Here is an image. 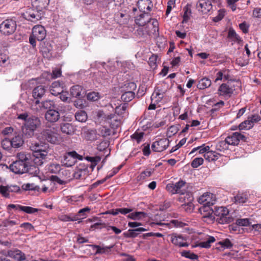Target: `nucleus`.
Segmentation results:
<instances>
[{
  "label": "nucleus",
  "mask_w": 261,
  "mask_h": 261,
  "mask_svg": "<svg viewBox=\"0 0 261 261\" xmlns=\"http://www.w3.org/2000/svg\"><path fill=\"white\" fill-rule=\"evenodd\" d=\"M70 94L74 97L81 98L84 96L85 91L82 86L75 85L70 88Z\"/></svg>",
  "instance_id": "nucleus-24"
},
{
  "label": "nucleus",
  "mask_w": 261,
  "mask_h": 261,
  "mask_svg": "<svg viewBox=\"0 0 261 261\" xmlns=\"http://www.w3.org/2000/svg\"><path fill=\"white\" fill-rule=\"evenodd\" d=\"M178 130V127L175 125L170 126L167 132V136L168 137H171L172 136L175 135Z\"/></svg>",
  "instance_id": "nucleus-57"
},
{
  "label": "nucleus",
  "mask_w": 261,
  "mask_h": 261,
  "mask_svg": "<svg viewBox=\"0 0 261 261\" xmlns=\"http://www.w3.org/2000/svg\"><path fill=\"white\" fill-rule=\"evenodd\" d=\"M23 17L34 23L37 22L38 20H40L42 17V13L37 10H35L32 9H28L27 11L23 13Z\"/></svg>",
  "instance_id": "nucleus-12"
},
{
  "label": "nucleus",
  "mask_w": 261,
  "mask_h": 261,
  "mask_svg": "<svg viewBox=\"0 0 261 261\" xmlns=\"http://www.w3.org/2000/svg\"><path fill=\"white\" fill-rule=\"evenodd\" d=\"M115 17L120 22L124 23L126 22L128 16L125 13L118 12L115 14Z\"/></svg>",
  "instance_id": "nucleus-53"
},
{
  "label": "nucleus",
  "mask_w": 261,
  "mask_h": 261,
  "mask_svg": "<svg viewBox=\"0 0 261 261\" xmlns=\"http://www.w3.org/2000/svg\"><path fill=\"white\" fill-rule=\"evenodd\" d=\"M145 214L142 212H136L132 213L127 215V218L132 220H139L144 217Z\"/></svg>",
  "instance_id": "nucleus-45"
},
{
  "label": "nucleus",
  "mask_w": 261,
  "mask_h": 261,
  "mask_svg": "<svg viewBox=\"0 0 261 261\" xmlns=\"http://www.w3.org/2000/svg\"><path fill=\"white\" fill-rule=\"evenodd\" d=\"M23 135L27 138H32L34 136V132L36 129L28 127L27 126L25 125L22 128Z\"/></svg>",
  "instance_id": "nucleus-39"
},
{
  "label": "nucleus",
  "mask_w": 261,
  "mask_h": 261,
  "mask_svg": "<svg viewBox=\"0 0 261 261\" xmlns=\"http://www.w3.org/2000/svg\"><path fill=\"white\" fill-rule=\"evenodd\" d=\"M181 255L182 256L191 259H197L198 258V256L197 254L193 252H191L190 251H183L181 253Z\"/></svg>",
  "instance_id": "nucleus-50"
},
{
  "label": "nucleus",
  "mask_w": 261,
  "mask_h": 261,
  "mask_svg": "<svg viewBox=\"0 0 261 261\" xmlns=\"http://www.w3.org/2000/svg\"><path fill=\"white\" fill-rule=\"evenodd\" d=\"M50 75L51 79H55L62 76L61 66H58L56 67H53L52 69V72H50Z\"/></svg>",
  "instance_id": "nucleus-41"
},
{
  "label": "nucleus",
  "mask_w": 261,
  "mask_h": 261,
  "mask_svg": "<svg viewBox=\"0 0 261 261\" xmlns=\"http://www.w3.org/2000/svg\"><path fill=\"white\" fill-rule=\"evenodd\" d=\"M7 256L17 261H23L25 259V254L21 250L17 249L8 251Z\"/></svg>",
  "instance_id": "nucleus-18"
},
{
  "label": "nucleus",
  "mask_w": 261,
  "mask_h": 261,
  "mask_svg": "<svg viewBox=\"0 0 261 261\" xmlns=\"http://www.w3.org/2000/svg\"><path fill=\"white\" fill-rule=\"evenodd\" d=\"M152 21L153 32H159V22L156 19H151L148 13H143L135 18V23L139 26H144Z\"/></svg>",
  "instance_id": "nucleus-3"
},
{
  "label": "nucleus",
  "mask_w": 261,
  "mask_h": 261,
  "mask_svg": "<svg viewBox=\"0 0 261 261\" xmlns=\"http://www.w3.org/2000/svg\"><path fill=\"white\" fill-rule=\"evenodd\" d=\"M60 118L58 111L50 109V124L57 121Z\"/></svg>",
  "instance_id": "nucleus-47"
},
{
  "label": "nucleus",
  "mask_w": 261,
  "mask_h": 261,
  "mask_svg": "<svg viewBox=\"0 0 261 261\" xmlns=\"http://www.w3.org/2000/svg\"><path fill=\"white\" fill-rule=\"evenodd\" d=\"M211 84V80L208 78L205 77L199 81L197 87L199 89L203 90L210 87Z\"/></svg>",
  "instance_id": "nucleus-30"
},
{
  "label": "nucleus",
  "mask_w": 261,
  "mask_h": 261,
  "mask_svg": "<svg viewBox=\"0 0 261 261\" xmlns=\"http://www.w3.org/2000/svg\"><path fill=\"white\" fill-rule=\"evenodd\" d=\"M234 202L237 204H243L248 200V196L246 193H239L234 197Z\"/></svg>",
  "instance_id": "nucleus-27"
},
{
  "label": "nucleus",
  "mask_w": 261,
  "mask_h": 261,
  "mask_svg": "<svg viewBox=\"0 0 261 261\" xmlns=\"http://www.w3.org/2000/svg\"><path fill=\"white\" fill-rule=\"evenodd\" d=\"M0 193L3 196L6 198H9L10 196V193L9 192L8 186H0Z\"/></svg>",
  "instance_id": "nucleus-62"
},
{
  "label": "nucleus",
  "mask_w": 261,
  "mask_h": 261,
  "mask_svg": "<svg viewBox=\"0 0 261 261\" xmlns=\"http://www.w3.org/2000/svg\"><path fill=\"white\" fill-rule=\"evenodd\" d=\"M49 4V0H36L34 2V5L36 7H38L39 8V12L41 11L43 8H46Z\"/></svg>",
  "instance_id": "nucleus-46"
},
{
  "label": "nucleus",
  "mask_w": 261,
  "mask_h": 261,
  "mask_svg": "<svg viewBox=\"0 0 261 261\" xmlns=\"http://www.w3.org/2000/svg\"><path fill=\"white\" fill-rule=\"evenodd\" d=\"M234 90V87L231 85L229 82H227L219 86L217 90V94L225 99H228L232 96Z\"/></svg>",
  "instance_id": "nucleus-5"
},
{
  "label": "nucleus",
  "mask_w": 261,
  "mask_h": 261,
  "mask_svg": "<svg viewBox=\"0 0 261 261\" xmlns=\"http://www.w3.org/2000/svg\"><path fill=\"white\" fill-rule=\"evenodd\" d=\"M135 94L134 92L126 91L122 94L121 98L123 101L128 102L133 99L135 98Z\"/></svg>",
  "instance_id": "nucleus-37"
},
{
  "label": "nucleus",
  "mask_w": 261,
  "mask_h": 261,
  "mask_svg": "<svg viewBox=\"0 0 261 261\" xmlns=\"http://www.w3.org/2000/svg\"><path fill=\"white\" fill-rule=\"evenodd\" d=\"M213 195L211 193H205L202 195L199 199V202L203 203V206L199 208L202 220L207 223H213L215 219V209L213 205L215 200H210Z\"/></svg>",
  "instance_id": "nucleus-2"
},
{
  "label": "nucleus",
  "mask_w": 261,
  "mask_h": 261,
  "mask_svg": "<svg viewBox=\"0 0 261 261\" xmlns=\"http://www.w3.org/2000/svg\"><path fill=\"white\" fill-rule=\"evenodd\" d=\"M9 208L15 209L19 211H22L27 214H34L38 212L39 210L31 206H22L19 204H10L8 205Z\"/></svg>",
  "instance_id": "nucleus-19"
},
{
  "label": "nucleus",
  "mask_w": 261,
  "mask_h": 261,
  "mask_svg": "<svg viewBox=\"0 0 261 261\" xmlns=\"http://www.w3.org/2000/svg\"><path fill=\"white\" fill-rule=\"evenodd\" d=\"M153 170L151 169H147L146 170L142 171L136 178L138 182H143L147 177H150L152 173Z\"/></svg>",
  "instance_id": "nucleus-32"
},
{
  "label": "nucleus",
  "mask_w": 261,
  "mask_h": 261,
  "mask_svg": "<svg viewBox=\"0 0 261 261\" xmlns=\"http://www.w3.org/2000/svg\"><path fill=\"white\" fill-rule=\"evenodd\" d=\"M186 182L180 179L175 184H168L166 186V189L172 194H184L182 189L186 187Z\"/></svg>",
  "instance_id": "nucleus-13"
},
{
  "label": "nucleus",
  "mask_w": 261,
  "mask_h": 261,
  "mask_svg": "<svg viewBox=\"0 0 261 261\" xmlns=\"http://www.w3.org/2000/svg\"><path fill=\"white\" fill-rule=\"evenodd\" d=\"M88 173L89 171L87 167L80 166L75 169L73 176L76 179H83L88 174Z\"/></svg>",
  "instance_id": "nucleus-22"
},
{
  "label": "nucleus",
  "mask_w": 261,
  "mask_h": 261,
  "mask_svg": "<svg viewBox=\"0 0 261 261\" xmlns=\"http://www.w3.org/2000/svg\"><path fill=\"white\" fill-rule=\"evenodd\" d=\"M127 108V105L126 103L119 105L118 106H116L115 108V113L118 115H122L125 112Z\"/></svg>",
  "instance_id": "nucleus-49"
},
{
  "label": "nucleus",
  "mask_w": 261,
  "mask_h": 261,
  "mask_svg": "<svg viewBox=\"0 0 261 261\" xmlns=\"http://www.w3.org/2000/svg\"><path fill=\"white\" fill-rule=\"evenodd\" d=\"M170 141L168 138H161L156 140L151 145V148L154 152H162L169 146Z\"/></svg>",
  "instance_id": "nucleus-9"
},
{
  "label": "nucleus",
  "mask_w": 261,
  "mask_h": 261,
  "mask_svg": "<svg viewBox=\"0 0 261 261\" xmlns=\"http://www.w3.org/2000/svg\"><path fill=\"white\" fill-rule=\"evenodd\" d=\"M215 207V216L217 218V221L221 224L229 223L233 219L229 214L228 210L224 207Z\"/></svg>",
  "instance_id": "nucleus-4"
},
{
  "label": "nucleus",
  "mask_w": 261,
  "mask_h": 261,
  "mask_svg": "<svg viewBox=\"0 0 261 261\" xmlns=\"http://www.w3.org/2000/svg\"><path fill=\"white\" fill-rule=\"evenodd\" d=\"M247 138L239 132H234L228 135L226 139L229 145L236 146L239 144L241 140L246 141Z\"/></svg>",
  "instance_id": "nucleus-11"
},
{
  "label": "nucleus",
  "mask_w": 261,
  "mask_h": 261,
  "mask_svg": "<svg viewBox=\"0 0 261 261\" xmlns=\"http://www.w3.org/2000/svg\"><path fill=\"white\" fill-rule=\"evenodd\" d=\"M2 147L3 148L6 150H10L12 147V144L10 139L5 138L2 141Z\"/></svg>",
  "instance_id": "nucleus-48"
},
{
  "label": "nucleus",
  "mask_w": 261,
  "mask_h": 261,
  "mask_svg": "<svg viewBox=\"0 0 261 261\" xmlns=\"http://www.w3.org/2000/svg\"><path fill=\"white\" fill-rule=\"evenodd\" d=\"M90 211V208L88 207H86L79 210L78 214L75 216H78V217L80 219H83L86 218V212H89Z\"/></svg>",
  "instance_id": "nucleus-63"
},
{
  "label": "nucleus",
  "mask_w": 261,
  "mask_h": 261,
  "mask_svg": "<svg viewBox=\"0 0 261 261\" xmlns=\"http://www.w3.org/2000/svg\"><path fill=\"white\" fill-rule=\"evenodd\" d=\"M144 133L143 132L136 131L130 136L131 140L139 144L143 140Z\"/></svg>",
  "instance_id": "nucleus-34"
},
{
  "label": "nucleus",
  "mask_w": 261,
  "mask_h": 261,
  "mask_svg": "<svg viewBox=\"0 0 261 261\" xmlns=\"http://www.w3.org/2000/svg\"><path fill=\"white\" fill-rule=\"evenodd\" d=\"M76 120L79 122H85L87 119V115L84 111H80L77 112L75 114Z\"/></svg>",
  "instance_id": "nucleus-42"
},
{
  "label": "nucleus",
  "mask_w": 261,
  "mask_h": 261,
  "mask_svg": "<svg viewBox=\"0 0 261 261\" xmlns=\"http://www.w3.org/2000/svg\"><path fill=\"white\" fill-rule=\"evenodd\" d=\"M229 145V144H228V142L225 138L224 140L219 141L216 144V148L217 150L224 151L228 149Z\"/></svg>",
  "instance_id": "nucleus-38"
},
{
  "label": "nucleus",
  "mask_w": 261,
  "mask_h": 261,
  "mask_svg": "<svg viewBox=\"0 0 261 261\" xmlns=\"http://www.w3.org/2000/svg\"><path fill=\"white\" fill-rule=\"evenodd\" d=\"M218 244L220 245L221 247L224 248H230L232 246V244L228 239H226L223 241L218 242Z\"/></svg>",
  "instance_id": "nucleus-64"
},
{
  "label": "nucleus",
  "mask_w": 261,
  "mask_h": 261,
  "mask_svg": "<svg viewBox=\"0 0 261 261\" xmlns=\"http://www.w3.org/2000/svg\"><path fill=\"white\" fill-rule=\"evenodd\" d=\"M219 154L215 151L208 150L204 154V159L208 162L216 161L219 159Z\"/></svg>",
  "instance_id": "nucleus-33"
},
{
  "label": "nucleus",
  "mask_w": 261,
  "mask_h": 261,
  "mask_svg": "<svg viewBox=\"0 0 261 261\" xmlns=\"http://www.w3.org/2000/svg\"><path fill=\"white\" fill-rule=\"evenodd\" d=\"M45 93V89L42 86L35 88L33 91V96L35 98L41 97Z\"/></svg>",
  "instance_id": "nucleus-35"
},
{
  "label": "nucleus",
  "mask_w": 261,
  "mask_h": 261,
  "mask_svg": "<svg viewBox=\"0 0 261 261\" xmlns=\"http://www.w3.org/2000/svg\"><path fill=\"white\" fill-rule=\"evenodd\" d=\"M29 165L21 161H15L10 165V169L16 174H22L29 171Z\"/></svg>",
  "instance_id": "nucleus-10"
},
{
  "label": "nucleus",
  "mask_w": 261,
  "mask_h": 261,
  "mask_svg": "<svg viewBox=\"0 0 261 261\" xmlns=\"http://www.w3.org/2000/svg\"><path fill=\"white\" fill-rule=\"evenodd\" d=\"M236 224L237 225L241 226H248L251 224L249 219L248 218H242L238 219L236 221Z\"/></svg>",
  "instance_id": "nucleus-51"
},
{
  "label": "nucleus",
  "mask_w": 261,
  "mask_h": 261,
  "mask_svg": "<svg viewBox=\"0 0 261 261\" xmlns=\"http://www.w3.org/2000/svg\"><path fill=\"white\" fill-rule=\"evenodd\" d=\"M214 83H216L218 81L230 82L231 81V75L230 70L226 68L222 69H215Z\"/></svg>",
  "instance_id": "nucleus-7"
},
{
  "label": "nucleus",
  "mask_w": 261,
  "mask_h": 261,
  "mask_svg": "<svg viewBox=\"0 0 261 261\" xmlns=\"http://www.w3.org/2000/svg\"><path fill=\"white\" fill-rule=\"evenodd\" d=\"M171 242L175 246L179 247H186L189 246V244L187 242L186 237L181 235H178L175 233L171 235Z\"/></svg>",
  "instance_id": "nucleus-14"
},
{
  "label": "nucleus",
  "mask_w": 261,
  "mask_h": 261,
  "mask_svg": "<svg viewBox=\"0 0 261 261\" xmlns=\"http://www.w3.org/2000/svg\"><path fill=\"white\" fill-rule=\"evenodd\" d=\"M48 141L47 137H46L45 142H42L39 140V142H35L32 143L30 146L32 155H31L30 154L24 152H19L17 154L18 160L16 161H21L24 163H27L29 166L31 165V162L33 161L36 166L42 165L48 154L49 145L46 142Z\"/></svg>",
  "instance_id": "nucleus-1"
},
{
  "label": "nucleus",
  "mask_w": 261,
  "mask_h": 261,
  "mask_svg": "<svg viewBox=\"0 0 261 261\" xmlns=\"http://www.w3.org/2000/svg\"><path fill=\"white\" fill-rule=\"evenodd\" d=\"M136 33L138 36L142 38L146 37L148 35H149L150 33L149 31L146 30V28L144 29L142 28H140L137 29Z\"/></svg>",
  "instance_id": "nucleus-56"
},
{
  "label": "nucleus",
  "mask_w": 261,
  "mask_h": 261,
  "mask_svg": "<svg viewBox=\"0 0 261 261\" xmlns=\"http://www.w3.org/2000/svg\"><path fill=\"white\" fill-rule=\"evenodd\" d=\"M216 241L215 238L212 236H209L205 241L201 242L199 246L201 247L208 248L211 246V244Z\"/></svg>",
  "instance_id": "nucleus-44"
},
{
  "label": "nucleus",
  "mask_w": 261,
  "mask_h": 261,
  "mask_svg": "<svg viewBox=\"0 0 261 261\" xmlns=\"http://www.w3.org/2000/svg\"><path fill=\"white\" fill-rule=\"evenodd\" d=\"M59 130V127L53 124L50 125V143H58L60 141L59 135L56 133Z\"/></svg>",
  "instance_id": "nucleus-20"
},
{
  "label": "nucleus",
  "mask_w": 261,
  "mask_h": 261,
  "mask_svg": "<svg viewBox=\"0 0 261 261\" xmlns=\"http://www.w3.org/2000/svg\"><path fill=\"white\" fill-rule=\"evenodd\" d=\"M157 61V56L155 55H152L149 58L148 60V64L150 68L152 69H154L157 67L156 64Z\"/></svg>",
  "instance_id": "nucleus-55"
},
{
  "label": "nucleus",
  "mask_w": 261,
  "mask_h": 261,
  "mask_svg": "<svg viewBox=\"0 0 261 261\" xmlns=\"http://www.w3.org/2000/svg\"><path fill=\"white\" fill-rule=\"evenodd\" d=\"M97 116L99 118H105L106 120L108 121V123L112 124V122H110V120H112L113 118L114 117V115L110 114V115H106L103 113L102 111H99L98 113Z\"/></svg>",
  "instance_id": "nucleus-59"
},
{
  "label": "nucleus",
  "mask_w": 261,
  "mask_h": 261,
  "mask_svg": "<svg viewBox=\"0 0 261 261\" xmlns=\"http://www.w3.org/2000/svg\"><path fill=\"white\" fill-rule=\"evenodd\" d=\"M166 92V90H162L159 89V87L155 90V92L152 94L151 96V100L153 98H157L156 101H161L164 97V94Z\"/></svg>",
  "instance_id": "nucleus-40"
},
{
  "label": "nucleus",
  "mask_w": 261,
  "mask_h": 261,
  "mask_svg": "<svg viewBox=\"0 0 261 261\" xmlns=\"http://www.w3.org/2000/svg\"><path fill=\"white\" fill-rule=\"evenodd\" d=\"M253 127V124L252 122H250L248 119L241 123L239 125L240 130H248Z\"/></svg>",
  "instance_id": "nucleus-43"
},
{
  "label": "nucleus",
  "mask_w": 261,
  "mask_h": 261,
  "mask_svg": "<svg viewBox=\"0 0 261 261\" xmlns=\"http://www.w3.org/2000/svg\"><path fill=\"white\" fill-rule=\"evenodd\" d=\"M227 38L234 43L241 44L243 43L242 38L237 34L236 32L232 28H230L228 30Z\"/></svg>",
  "instance_id": "nucleus-23"
},
{
  "label": "nucleus",
  "mask_w": 261,
  "mask_h": 261,
  "mask_svg": "<svg viewBox=\"0 0 261 261\" xmlns=\"http://www.w3.org/2000/svg\"><path fill=\"white\" fill-rule=\"evenodd\" d=\"M40 121L39 119L35 116H32L29 117L27 121L25 123V125L27 126L28 127L36 129L37 126L39 125Z\"/></svg>",
  "instance_id": "nucleus-28"
},
{
  "label": "nucleus",
  "mask_w": 261,
  "mask_h": 261,
  "mask_svg": "<svg viewBox=\"0 0 261 261\" xmlns=\"http://www.w3.org/2000/svg\"><path fill=\"white\" fill-rule=\"evenodd\" d=\"M122 167V165H120L118 167L114 168L111 171H109L105 177L107 180L112 177L114 175L117 174Z\"/></svg>",
  "instance_id": "nucleus-61"
},
{
  "label": "nucleus",
  "mask_w": 261,
  "mask_h": 261,
  "mask_svg": "<svg viewBox=\"0 0 261 261\" xmlns=\"http://www.w3.org/2000/svg\"><path fill=\"white\" fill-rule=\"evenodd\" d=\"M10 140L13 148H18L21 146L24 143L22 136L20 134L15 135Z\"/></svg>",
  "instance_id": "nucleus-29"
},
{
  "label": "nucleus",
  "mask_w": 261,
  "mask_h": 261,
  "mask_svg": "<svg viewBox=\"0 0 261 261\" xmlns=\"http://www.w3.org/2000/svg\"><path fill=\"white\" fill-rule=\"evenodd\" d=\"M82 160V155L78 154L75 151H71L64 154L63 163L66 167H69L73 166L77 160Z\"/></svg>",
  "instance_id": "nucleus-6"
},
{
  "label": "nucleus",
  "mask_w": 261,
  "mask_h": 261,
  "mask_svg": "<svg viewBox=\"0 0 261 261\" xmlns=\"http://www.w3.org/2000/svg\"><path fill=\"white\" fill-rule=\"evenodd\" d=\"M147 229H145L143 227H138L135 229H129L126 232H124L123 233L124 237L126 238H136L138 236V233L137 232H142V231H147Z\"/></svg>",
  "instance_id": "nucleus-25"
},
{
  "label": "nucleus",
  "mask_w": 261,
  "mask_h": 261,
  "mask_svg": "<svg viewBox=\"0 0 261 261\" xmlns=\"http://www.w3.org/2000/svg\"><path fill=\"white\" fill-rule=\"evenodd\" d=\"M93 249H96L95 254H109L111 248L113 246L102 247L97 245H91Z\"/></svg>",
  "instance_id": "nucleus-26"
},
{
  "label": "nucleus",
  "mask_w": 261,
  "mask_h": 261,
  "mask_svg": "<svg viewBox=\"0 0 261 261\" xmlns=\"http://www.w3.org/2000/svg\"><path fill=\"white\" fill-rule=\"evenodd\" d=\"M139 10L143 13H147L151 10L153 4L150 0H139L138 2Z\"/></svg>",
  "instance_id": "nucleus-21"
},
{
  "label": "nucleus",
  "mask_w": 261,
  "mask_h": 261,
  "mask_svg": "<svg viewBox=\"0 0 261 261\" xmlns=\"http://www.w3.org/2000/svg\"><path fill=\"white\" fill-rule=\"evenodd\" d=\"M16 29V22L11 19H6L0 24V31L5 35L12 34Z\"/></svg>",
  "instance_id": "nucleus-8"
},
{
  "label": "nucleus",
  "mask_w": 261,
  "mask_h": 261,
  "mask_svg": "<svg viewBox=\"0 0 261 261\" xmlns=\"http://www.w3.org/2000/svg\"><path fill=\"white\" fill-rule=\"evenodd\" d=\"M113 2V0H98L97 6L100 10H106L108 8L109 5Z\"/></svg>",
  "instance_id": "nucleus-36"
},
{
  "label": "nucleus",
  "mask_w": 261,
  "mask_h": 261,
  "mask_svg": "<svg viewBox=\"0 0 261 261\" xmlns=\"http://www.w3.org/2000/svg\"><path fill=\"white\" fill-rule=\"evenodd\" d=\"M60 129L62 132L68 135H71L74 132L73 126L68 123H61L60 125Z\"/></svg>",
  "instance_id": "nucleus-31"
},
{
  "label": "nucleus",
  "mask_w": 261,
  "mask_h": 261,
  "mask_svg": "<svg viewBox=\"0 0 261 261\" xmlns=\"http://www.w3.org/2000/svg\"><path fill=\"white\" fill-rule=\"evenodd\" d=\"M203 159L202 158H196L191 162V166L194 168H196L203 163Z\"/></svg>",
  "instance_id": "nucleus-58"
},
{
  "label": "nucleus",
  "mask_w": 261,
  "mask_h": 261,
  "mask_svg": "<svg viewBox=\"0 0 261 261\" xmlns=\"http://www.w3.org/2000/svg\"><path fill=\"white\" fill-rule=\"evenodd\" d=\"M60 219L62 221L68 222L77 221L80 218L78 216L63 215L61 217Z\"/></svg>",
  "instance_id": "nucleus-54"
},
{
  "label": "nucleus",
  "mask_w": 261,
  "mask_h": 261,
  "mask_svg": "<svg viewBox=\"0 0 261 261\" xmlns=\"http://www.w3.org/2000/svg\"><path fill=\"white\" fill-rule=\"evenodd\" d=\"M156 225L162 226L163 229L165 228L171 229L173 227H182L186 224L178 220H172L169 223H162L157 222L155 223Z\"/></svg>",
  "instance_id": "nucleus-16"
},
{
  "label": "nucleus",
  "mask_w": 261,
  "mask_h": 261,
  "mask_svg": "<svg viewBox=\"0 0 261 261\" xmlns=\"http://www.w3.org/2000/svg\"><path fill=\"white\" fill-rule=\"evenodd\" d=\"M196 8L199 11L206 13L212 8V5L209 0H199L197 3Z\"/></svg>",
  "instance_id": "nucleus-17"
},
{
  "label": "nucleus",
  "mask_w": 261,
  "mask_h": 261,
  "mask_svg": "<svg viewBox=\"0 0 261 261\" xmlns=\"http://www.w3.org/2000/svg\"><path fill=\"white\" fill-rule=\"evenodd\" d=\"M86 159L91 163V168H93L97 165V164L100 161V158L98 156H87Z\"/></svg>",
  "instance_id": "nucleus-52"
},
{
  "label": "nucleus",
  "mask_w": 261,
  "mask_h": 261,
  "mask_svg": "<svg viewBox=\"0 0 261 261\" xmlns=\"http://www.w3.org/2000/svg\"><path fill=\"white\" fill-rule=\"evenodd\" d=\"M32 35L37 40L41 41L45 38L46 32L44 28L42 25H35L32 29Z\"/></svg>",
  "instance_id": "nucleus-15"
},
{
  "label": "nucleus",
  "mask_w": 261,
  "mask_h": 261,
  "mask_svg": "<svg viewBox=\"0 0 261 261\" xmlns=\"http://www.w3.org/2000/svg\"><path fill=\"white\" fill-rule=\"evenodd\" d=\"M100 97L99 94L96 92H91L87 94V98L88 100L96 101Z\"/></svg>",
  "instance_id": "nucleus-60"
}]
</instances>
